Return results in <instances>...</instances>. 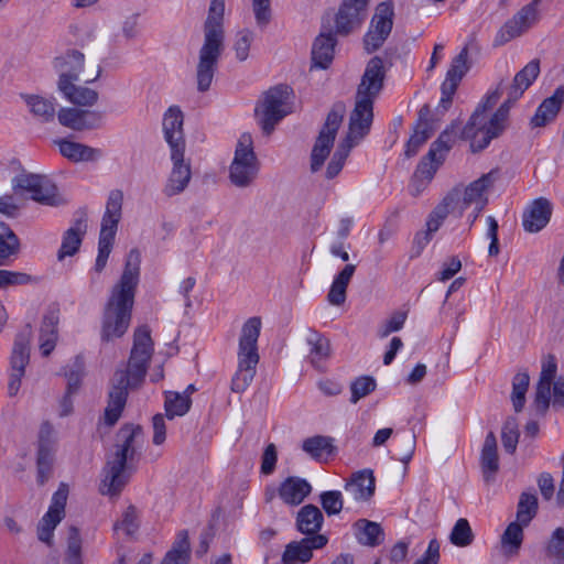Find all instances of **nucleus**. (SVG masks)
Listing matches in <instances>:
<instances>
[{
	"label": "nucleus",
	"instance_id": "a878e982",
	"mask_svg": "<svg viewBox=\"0 0 564 564\" xmlns=\"http://www.w3.org/2000/svg\"><path fill=\"white\" fill-rule=\"evenodd\" d=\"M433 132L434 126L431 120V109L429 105H424L419 111L417 122L414 127L413 134L406 143L404 155L406 158L414 156L420 148L431 138Z\"/></svg>",
	"mask_w": 564,
	"mask_h": 564
},
{
	"label": "nucleus",
	"instance_id": "0eeeda50",
	"mask_svg": "<svg viewBox=\"0 0 564 564\" xmlns=\"http://www.w3.org/2000/svg\"><path fill=\"white\" fill-rule=\"evenodd\" d=\"M134 297L111 291L105 305L100 338L102 341H111L122 337L131 322Z\"/></svg>",
	"mask_w": 564,
	"mask_h": 564
},
{
	"label": "nucleus",
	"instance_id": "473e14b6",
	"mask_svg": "<svg viewBox=\"0 0 564 564\" xmlns=\"http://www.w3.org/2000/svg\"><path fill=\"white\" fill-rule=\"evenodd\" d=\"M352 528L355 536L361 545L375 547L384 540V531L378 522L359 519L354 523Z\"/></svg>",
	"mask_w": 564,
	"mask_h": 564
},
{
	"label": "nucleus",
	"instance_id": "9d476101",
	"mask_svg": "<svg viewBox=\"0 0 564 564\" xmlns=\"http://www.w3.org/2000/svg\"><path fill=\"white\" fill-rule=\"evenodd\" d=\"M346 107L344 102H336L326 117V121L321 129L311 153V171H319L328 158L340 123L344 118Z\"/></svg>",
	"mask_w": 564,
	"mask_h": 564
},
{
	"label": "nucleus",
	"instance_id": "49530a36",
	"mask_svg": "<svg viewBox=\"0 0 564 564\" xmlns=\"http://www.w3.org/2000/svg\"><path fill=\"white\" fill-rule=\"evenodd\" d=\"M20 249V241L11 228L0 221V265L8 264L12 256H17Z\"/></svg>",
	"mask_w": 564,
	"mask_h": 564
},
{
	"label": "nucleus",
	"instance_id": "58836bf2",
	"mask_svg": "<svg viewBox=\"0 0 564 564\" xmlns=\"http://www.w3.org/2000/svg\"><path fill=\"white\" fill-rule=\"evenodd\" d=\"M58 314L54 311L44 315L40 329V349L47 357L55 348L57 341Z\"/></svg>",
	"mask_w": 564,
	"mask_h": 564
},
{
	"label": "nucleus",
	"instance_id": "052dcab7",
	"mask_svg": "<svg viewBox=\"0 0 564 564\" xmlns=\"http://www.w3.org/2000/svg\"><path fill=\"white\" fill-rule=\"evenodd\" d=\"M85 373V362L82 357H76L73 364L68 367V370L65 372V377L67 378V390L68 393H76L80 387L82 379Z\"/></svg>",
	"mask_w": 564,
	"mask_h": 564
},
{
	"label": "nucleus",
	"instance_id": "69168bd1",
	"mask_svg": "<svg viewBox=\"0 0 564 564\" xmlns=\"http://www.w3.org/2000/svg\"><path fill=\"white\" fill-rule=\"evenodd\" d=\"M254 34L250 30H242L238 32L237 40L234 44V50L236 52V57L238 61L243 62L249 56L250 45L253 41Z\"/></svg>",
	"mask_w": 564,
	"mask_h": 564
},
{
	"label": "nucleus",
	"instance_id": "338daca9",
	"mask_svg": "<svg viewBox=\"0 0 564 564\" xmlns=\"http://www.w3.org/2000/svg\"><path fill=\"white\" fill-rule=\"evenodd\" d=\"M406 319V313L404 312H395L391 315L389 319L381 324L378 329V336L380 338L388 337L391 333L400 330Z\"/></svg>",
	"mask_w": 564,
	"mask_h": 564
},
{
	"label": "nucleus",
	"instance_id": "09e8293b",
	"mask_svg": "<svg viewBox=\"0 0 564 564\" xmlns=\"http://www.w3.org/2000/svg\"><path fill=\"white\" fill-rule=\"evenodd\" d=\"M519 521L511 522L501 536V544L508 555L518 554L523 542V528Z\"/></svg>",
	"mask_w": 564,
	"mask_h": 564
},
{
	"label": "nucleus",
	"instance_id": "393cba45",
	"mask_svg": "<svg viewBox=\"0 0 564 564\" xmlns=\"http://www.w3.org/2000/svg\"><path fill=\"white\" fill-rule=\"evenodd\" d=\"M344 489L354 500L367 502L375 495L376 478L373 471L369 468L352 473L346 481Z\"/></svg>",
	"mask_w": 564,
	"mask_h": 564
},
{
	"label": "nucleus",
	"instance_id": "4be33fe9",
	"mask_svg": "<svg viewBox=\"0 0 564 564\" xmlns=\"http://www.w3.org/2000/svg\"><path fill=\"white\" fill-rule=\"evenodd\" d=\"M552 212L553 206L547 198H535L523 212V229L529 234H536L541 231L550 223Z\"/></svg>",
	"mask_w": 564,
	"mask_h": 564
},
{
	"label": "nucleus",
	"instance_id": "5701e85b",
	"mask_svg": "<svg viewBox=\"0 0 564 564\" xmlns=\"http://www.w3.org/2000/svg\"><path fill=\"white\" fill-rule=\"evenodd\" d=\"M58 122L75 131L96 129L102 120L101 112L78 108H62L57 112Z\"/></svg>",
	"mask_w": 564,
	"mask_h": 564
},
{
	"label": "nucleus",
	"instance_id": "8fccbe9b",
	"mask_svg": "<svg viewBox=\"0 0 564 564\" xmlns=\"http://www.w3.org/2000/svg\"><path fill=\"white\" fill-rule=\"evenodd\" d=\"M538 497L534 494L522 492L517 507V521L523 525H529L538 513Z\"/></svg>",
	"mask_w": 564,
	"mask_h": 564
},
{
	"label": "nucleus",
	"instance_id": "9b49d317",
	"mask_svg": "<svg viewBox=\"0 0 564 564\" xmlns=\"http://www.w3.org/2000/svg\"><path fill=\"white\" fill-rule=\"evenodd\" d=\"M13 187L31 193V198L42 205L59 206L65 204L56 185L43 175L20 174L14 177Z\"/></svg>",
	"mask_w": 564,
	"mask_h": 564
},
{
	"label": "nucleus",
	"instance_id": "6ab92c4d",
	"mask_svg": "<svg viewBox=\"0 0 564 564\" xmlns=\"http://www.w3.org/2000/svg\"><path fill=\"white\" fill-rule=\"evenodd\" d=\"M72 226L64 232L61 248L57 252L58 260L74 256L80 248L84 236L87 232V212L79 208L75 215Z\"/></svg>",
	"mask_w": 564,
	"mask_h": 564
},
{
	"label": "nucleus",
	"instance_id": "79ce46f5",
	"mask_svg": "<svg viewBox=\"0 0 564 564\" xmlns=\"http://www.w3.org/2000/svg\"><path fill=\"white\" fill-rule=\"evenodd\" d=\"M22 98L33 116H35L40 121L51 122L54 120L56 110L52 100L39 95H22Z\"/></svg>",
	"mask_w": 564,
	"mask_h": 564
},
{
	"label": "nucleus",
	"instance_id": "423d86ee",
	"mask_svg": "<svg viewBox=\"0 0 564 564\" xmlns=\"http://www.w3.org/2000/svg\"><path fill=\"white\" fill-rule=\"evenodd\" d=\"M261 330L260 317H250L241 328L238 349V369L231 380V390L243 392L256 376L259 362L258 338Z\"/></svg>",
	"mask_w": 564,
	"mask_h": 564
},
{
	"label": "nucleus",
	"instance_id": "603ef678",
	"mask_svg": "<svg viewBox=\"0 0 564 564\" xmlns=\"http://www.w3.org/2000/svg\"><path fill=\"white\" fill-rule=\"evenodd\" d=\"M529 383L530 377L528 372H519L513 377L511 401L516 412H521L524 408Z\"/></svg>",
	"mask_w": 564,
	"mask_h": 564
},
{
	"label": "nucleus",
	"instance_id": "37998d69",
	"mask_svg": "<svg viewBox=\"0 0 564 564\" xmlns=\"http://www.w3.org/2000/svg\"><path fill=\"white\" fill-rule=\"evenodd\" d=\"M469 68L470 65L468 63V47L464 46L462 51L452 59L443 84L457 88Z\"/></svg>",
	"mask_w": 564,
	"mask_h": 564
},
{
	"label": "nucleus",
	"instance_id": "bf43d9fd",
	"mask_svg": "<svg viewBox=\"0 0 564 564\" xmlns=\"http://www.w3.org/2000/svg\"><path fill=\"white\" fill-rule=\"evenodd\" d=\"M62 519V517L53 514V512H46L37 524L39 540L47 545H52L53 532Z\"/></svg>",
	"mask_w": 564,
	"mask_h": 564
},
{
	"label": "nucleus",
	"instance_id": "864d4df0",
	"mask_svg": "<svg viewBox=\"0 0 564 564\" xmlns=\"http://www.w3.org/2000/svg\"><path fill=\"white\" fill-rule=\"evenodd\" d=\"M454 195H447L443 198V200L431 212L429 215L426 227L430 232H435L438 230L443 221L449 214L451 206L454 203Z\"/></svg>",
	"mask_w": 564,
	"mask_h": 564
},
{
	"label": "nucleus",
	"instance_id": "bb28decb",
	"mask_svg": "<svg viewBox=\"0 0 564 564\" xmlns=\"http://www.w3.org/2000/svg\"><path fill=\"white\" fill-rule=\"evenodd\" d=\"M122 200L123 195L121 191L116 189L110 192L106 205V212L101 220L99 237L115 240L118 224L121 218Z\"/></svg>",
	"mask_w": 564,
	"mask_h": 564
},
{
	"label": "nucleus",
	"instance_id": "c85d7f7f",
	"mask_svg": "<svg viewBox=\"0 0 564 564\" xmlns=\"http://www.w3.org/2000/svg\"><path fill=\"white\" fill-rule=\"evenodd\" d=\"M140 262V252L137 249L130 250L120 281L112 288L111 291L134 297L135 288L139 282Z\"/></svg>",
	"mask_w": 564,
	"mask_h": 564
},
{
	"label": "nucleus",
	"instance_id": "3c124183",
	"mask_svg": "<svg viewBox=\"0 0 564 564\" xmlns=\"http://www.w3.org/2000/svg\"><path fill=\"white\" fill-rule=\"evenodd\" d=\"M192 400L188 395L170 392L165 399V411L169 419L185 415L191 409Z\"/></svg>",
	"mask_w": 564,
	"mask_h": 564
},
{
	"label": "nucleus",
	"instance_id": "20e7f679",
	"mask_svg": "<svg viewBox=\"0 0 564 564\" xmlns=\"http://www.w3.org/2000/svg\"><path fill=\"white\" fill-rule=\"evenodd\" d=\"M224 0L210 1L208 17L204 24V43L198 53L196 67L197 89L202 93L210 88L218 61L224 51Z\"/></svg>",
	"mask_w": 564,
	"mask_h": 564
},
{
	"label": "nucleus",
	"instance_id": "0e129e2a",
	"mask_svg": "<svg viewBox=\"0 0 564 564\" xmlns=\"http://www.w3.org/2000/svg\"><path fill=\"white\" fill-rule=\"evenodd\" d=\"M552 382L540 381L536 384L534 405L536 411L544 415L550 408Z\"/></svg>",
	"mask_w": 564,
	"mask_h": 564
},
{
	"label": "nucleus",
	"instance_id": "2eb2a0df",
	"mask_svg": "<svg viewBox=\"0 0 564 564\" xmlns=\"http://www.w3.org/2000/svg\"><path fill=\"white\" fill-rule=\"evenodd\" d=\"M32 330L26 326L24 330L19 333L14 339L13 348L10 357V380L8 383V392L10 397L18 393L21 387V379L24 376L25 367L30 360V340Z\"/></svg>",
	"mask_w": 564,
	"mask_h": 564
},
{
	"label": "nucleus",
	"instance_id": "e2e57ef3",
	"mask_svg": "<svg viewBox=\"0 0 564 564\" xmlns=\"http://www.w3.org/2000/svg\"><path fill=\"white\" fill-rule=\"evenodd\" d=\"M82 558V538L75 527H70L67 538V563L80 564Z\"/></svg>",
	"mask_w": 564,
	"mask_h": 564
},
{
	"label": "nucleus",
	"instance_id": "de8ad7c7",
	"mask_svg": "<svg viewBox=\"0 0 564 564\" xmlns=\"http://www.w3.org/2000/svg\"><path fill=\"white\" fill-rule=\"evenodd\" d=\"M63 95L72 102L78 106H94L98 100V93L94 89L68 84V88L59 89Z\"/></svg>",
	"mask_w": 564,
	"mask_h": 564
},
{
	"label": "nucleus",
	"instance_id": "aec40b11",
	"mask_svg": "<svg viewBox=\"0 0 564 564\" xmlns=\"http://www.w3.org/2000/svg\"><path fill=\"white\" fill-rule=\"evenodd\" d=\"M368 3L369 0H345L336 14V33L347 35L358 28L364 20Z\"/></svg>",
	"mask_w": 564,
	"mask_h": 564
},
{
	"label": "nucleus",
	"instance_id": "412c9836",
	"mask_svg": "<svg viewBox=\"0 0 564 564\" xmlns=\"http://www.w3.org/2000/svg\"><path fill=\"white\" fill-rule=\"evenodd\" d=\"M368 3L369 0H345L336 14V33L347 35L358 28L364 20Z\"/></svg>",
	"mask_w": 564,
	"mask_h": 564
},
{
	"label": "nucleus",
	"instance_id": "4d7b16f0",
	"mask_svg": "<svg viewBox=\"0 0 564 564\" xmlns=\"http://www.w3.org/2000/svg\"><path fill=\"white\" fill-rule=\"evenodd\" d=\"M376 387V380L371 376H361L356 378L350 384V402L356 404L360 399L373 392Z\"/></svg>",
	"mask_w": 564,
	"mask_h": 564
},
{
	"label": "nucleus",
	"instance_id": "4c0bfd02",
	"mask_svg": "<svg viewBox=\"0 0 564 564\" xmlns=\"http://www.w3.org/2000/svg\"><path fill=\"white\" fill-rule=\"evenodd\" d=\"M481 469L485 481H490L499 469V458L497 452V440L494 432L486 435L480 456Z\"/></svg>",
	"mask_w": 564,
	"mask_h": 564
},
{
	"label": "nucleus",
	"instance_id": "b1692460",
	"mask_svg": "<svg viewBox=\"0 0 564 564\" xmlns=\"http://www.w3.org/2000/svg\"><path fill=\"white\" fill-rule=\"evenodd\" d=\"M183 119V112L176 106L170 107L164 113L162 122L164 139L170 145L171 152L174 150L185 151Z\"/></svg>",
	"mask_w": 564,
	"mask_h": 564
},
{
	"label": "nucleus",
	"instance_id": "2f4dec72",
	"mask_svg": "<svg viewBox=\"0 0 564 564\" xmlns=\"http://www.w3.org/2000/svg\"><path fill=\"white\" fill-rule=\"evenodd\" d=\"M460 130L459 138L463 140H466L463 138L462 132L464 128L460 129V122L457 120H454L446 129L438 135V138L431 144V148L429 150V159L434 160L435 155L440 156L441 159L445 160L446 154L449 152V150L453 148L456 138H457V131ZM470 143L473 142L471 139ZM473 150V148L470 147Z\"/></svg>",
	"mask_w": 564,
	"mask_h": 564
},
{
	"label": "nucleus",
	"instance_id": "f257e3e1",
	"mask_svg": "<svg viewBox=\"0 0 564 564\" xmlns=\"http://www.w3.org/2000/svg\"><path fill=\"white\" fill-rule=\"evenodd\" d=\"M539 74L540 61H530L516 74L512 83L509 85L508 98L490 116L488 115V110H490L502 96L503 80H501L494 90L485 95L464 126L462 132L463 138L473 140L471 148L474 153L485 150L494 139L502 134L508 126L511 107L532 85Z\"/></svg>",
	"mask_w": 564,
	"mask_h": 564
},
{
	"label": "nucleus",
	"instance_id": "ddd939ff",
	"mask_svg": "<svg viewBox=\"0 0 564 564\" xmlns=\"http://www.w3.org/2000/svg\"><path fill=\"white\" fill-rule=\"evenodd\" d=\"M393 15L391 2H381L377 6L370 28L364 37L365 50L368 53H372L383 45L392 31Z\"/></svg>",
	"mask_w": 564,
	"mask_h": 564
},
{
	"label": "nucleus",
	"instance_id": "cd10ccee",
	"mask_svg": "<svg viewBox=\"0 0 564 564\" xmlns=\"http://www.w3.org/2000/svg\"><path fill=\"white\" fill-rule=\"evenodd\" d=\"M564 102V86H558L551 97L545 98L536 108L530 120L532 128L545 127L552 122L560 112Z\"/></svg>",
	"mask_w": 564,
	"mask_h": 564
},
{
	"label": "nucleus",
	"instance_id": "a18cd8bd",
	"mask_svg": "<svg viewBox=\"0 0 564 564\" xmlns=\"http://www.w3.org/2000/svg\"><path fill=\"white\" fill-rule=\"evenodd\" d=\"M310 348V358L314 367L319 368V362L328 358L330 354V344L327 338L316 330H310L306 337Z\"/></svg>",
	"mask_w": 564,
	"mask_h": 564
},
{
	"label": "nucleus",
	"instance_id": "c03bdc74",
	"mask_svg": "<svg viewBox=\"0 0 564 564\" xmlns=\"http://www.w3.org/2000/svg\"><path fill=\"white\" fill-rule=\"evenodd\" d=\"M444 160L440 156L435 155L434 160L429 159V152L421 159L420 163L416 166V170L413 174L412 182L413 184L420 188L421 186H425L430 183L436 171L443 164Z\"/></svg>",
	"mask_w": 564,
	"mask_h": 564
},
{
	"label": "nucleus",
	"instance_id": "774afa93",
	"mask_svg": "<svg viewBox=\"0 0 564 564\" xmlns=\"http://www.w3.org/2000/svg\"><path fill=\"white\" fill-rule=\"evenodd\" d=\"M31 280V275L24 272L0 269V289H7L11 285L28 284Z\"/></svg>",
	"mask_w": 564,
	"mask_h": 564
},
{
	"label": "nucleus",
	"instance_id": "4468645a",
	"mask_svg": "<svg viewBox=\"0 0 564 564\" xmlns=\"http://www.w3.org/2000/svg\"><path fill=\"white\" fill-rule=\"evenodd\" d=\"M56 452V437L55 430L50 422H43L39 431L37 438V456L36 467L37 476L36 481L43 486L53 474V463Z\"/></svg>",
	"mask_w": 564,
	"mask_h": 564
},
{
	"label": "nucleus",
	"instance_id": "6e6552de",
	"mask_svg": "<svg viewBox=\"0 0 564 564\" xmlns=\"http://www.w3.org/2000/svg\"><path fill=\"white\" fill-rule=\"evenodd\" d=\"M291 88L286 85H278L270 88L263 96L262 101L254 109L256 117L263 134L270 135L275 126L291 113L289 99Z\"/></svg>",
	"mask_w": 564,
	"mask_h": 564
},
{
	"label": "nucleus",
	"instance_id": "c756f323",
	"mask_svg": "<svg viewBox=\"0 0 564 564\" xmlns=\"http://www.w3.org/2000/svg\"><path fill=\"white\" fill-rule=\"evenodd\" d=\"M311 484L301 477L291 476L281 482L279 496L286 505L299 506L311 494Z\"/></svg>",
	"mask_w": 564,
	"mask_h": 564
},
{
	"label": "nucleus",
	"instance_id": "f03ea898",
	"mask_svg": "<svg viewBox=\"0 0 564 564\" xmlns=\"http://www.w3.org/2000/svg\"><path fill=\"white\" fill-rule=\"evenodd\" d=\"M386 68L380 56H373L367 63L357 88L355 108L349 117L347 135L337 145L327 169L326 178L336 177L345 164L351 149L370 131L373 120V101L383 88Z\"/></svg>",
	"mask_w": 564,
	"mask_h": 564
},
{
	"label": "nucleus",
	"instance_id": "f3484780",
	"mask_svg": "<svg viewBox=\"0 0 564 564\" xmlns=\"http://www.w3.org/2000/svg\"><path fill=\"white\" fill-rule=\"evenodd\" d=\"M184 152L180 150L171 152L173 167L163 187V194L166 197L183 193L192 178L191 164L185 162Z\"/></svg>",
	"mask_w": 564,
	"mask_h": 564
},
{
	"label": "nucleus",
	"instance_id": "c9c22d12",
	"mask_svg": "<svg viewBox=\"0 0 564 564\" xmlns=\"http://www.w3.org/2000/svg\"><path fill=\"white\" fill-rule=\"evenodd\" d=\"M494 177L492 172L484 174L478 180L471 182L464 192V204L466 206L476 204L478 206V213L485 208L488 203V198L485 196L486 191L492 185Z\"/></svg>",
	"mask_w": 564,
	"mask_h": 564
},
{
	"label": "nucleus",
	"instance_id": "1a4fd4ad",
	"mask_svg": "<svg viewBox=\"0 0 564 564\" xmlns=\"http://www.w3.org/2000/svg\"><path fill=\"white\" fill-rule=\"evenodd\" d=\"M259 172V163L253 151L250 133H243L238 140L235 158L229 167V178L237 187L252 184Z\"/></svg>",
	"mask_w": 564,
	"mask_h": 564
},
{
	"label": "nucleus",
	"instance_id": "7ed1b4c3",
	"mask_svg": "<svg viewBox=\"0 0 564 564\" xmlns=\"http://www.w3.org/2000/svg\"><path fill=\"white\" fill-rule=\"evenodd\" d=\"M153 355L151 330L140 326L133 334V346L124 369H117L109 382L108 403L105 409V422L115 425L126 406L130 390L139 389L147 376Z\"/></svg>",
	"mask_w": 564,
	"mask_h": 564
},
{
	"label": "nucleus",
	"instance_id": "a211bd4d",
	"mask_svg": "<svg viewBox=\"0 0 564 564\" xmlns=\"http://www.w3.org/2000/svg\"><path fill=\"white\" fill-rule=\"evenodd\" d=\"M85 56L77 50H69L57 56L53 61V67L58 73V89L68 88L72 84L79 79V74L84 68Z\"/></svg>",
	"mask_w": 564,
	"mask_h": 564
},
{
	"label": "nucleus",
	"instance_id": "f8f14e48",
	"mask_svg": "<svg viewBox=\"0 0 564 564\" xmlns=\"http://www.w3.org/2000/svg\"><path fill=\"white\" fill-rule=\"evenodd\" d=\"M541 1L542 0H532L530 3L522 7L511 19L507 20L497 32L494 45H505L509 41L521 36L538 23L540 19L539 6Z\"/></svg>",
	"mask_w": 564,
	"mask_h": 564
},
{
	"label": "nucleus",
	"instance_id": "680f3d73",
	"mask_svg": "<svg viewBox=\"0 0 564 564\" xmlns=\"http://www.w3.org/2000/svg\"><path fill=\"white\" fill-rule=\"evenodd\" d=\"M319 501L323 510L329 517L338 514L343 510V495L338 490H328L322 492L319 496Z\"/></svg>",
	"mask_w": 564,
	"mask_h": 564
},
{
	"label": "nucleus",
	"instance_id": "dca6fc26",
	"mask_svg": "<svg viewBox=\"0 0 564 564\" xmlns=\"http://www.w3.org/2000/svg\"><path fill=\"white\" fill-rule=\"evenodd\" d=\"M328 542L324 534L306 536L285 545L281 556L282 564H306L313 557V551L323 549Z\"/></svg>",
	"mask_w": 564,
	"mask_h": 564
},
{
	"label": "nucleus",
	"instance_id": "13d9d810",
	"mask_svg": "<svg viewBox=\"0 0 564 564\" xmlns=\"http://www.w3.org/2000/svg\"><path fill=\"white\" fill-rule=\"evenodd\" d=\"M546 555L556 560V564H564V528H556L546 544Z\"/></svg>",
	"mask_w": 564,
	"mask_h": 564
},
{
	"label": "nucleus",
	"instance_id": "72a5a7b5",
	"mask_svg": "<svg viewBox=\"0 0 564 564\" xmlns=\"http://www.w3.org/2000/svg\"><path fill=\"white\" fill-rule=\"evenodd\" d=\"M55 144L58 147L59 153L72 162H88L99 156V150L79 142L59 139L55 141Z\"/></svg>",
	"mask_w": 564,
	"mask_h": 564
},
{
	"label": "nucleus",
	"instance_id": "6e6d98bb",
	"mask_svg": "<svg viewBox=\"0 0 564 564\" xmlns=\"http://www.w3.org/2000/svg\"><path fill=\"white\" fill-rule=\"evenodd\" d=\"M449 540L454 545L459 547H465L473 543L474 533L467 519L460 518L456 521L451 532Z\"/></svg>",
	"mask_w": 564,
	"mask_h": 564
},
{
	"label": "nucleus",
	"instance_id": "39448f33",
	"mask_svg": "<svg viewBox=\"0 0 564 564\" xmlns=\"http://www.w3.org/2000/svg\"><path fill=\"white\" fill-rule=\"evenodd\" d=\"M142 436L140 425L124 424L117 433L116 453L107 462L102 479L101 494L115 496L121 492L129 481L131 473L128 471V462L133 460L138 438Z\"/></svg>",
	"mask_w": 564,
	"mask_h": 564
},
{
	"label": "nucleus",
	"instance_id": "7c9ffc66",
	"mask_svg": "<svg viewBox=\"0 0 564 564\" xmlns=\"http://www.w3.org/2000/svg\"><path fill=\"white\" fill-rule=\"evenodd\" d=\"M324 523L322 511L314 505L302 507L296 516V528L306 536L319 535L318 532Z\"/></svg>",
	"mask_w": 564,
	"mask_h": 564
},
{
	"label": "nucleus",
	"instance_id": "f704fd0d",
	"mask_svg": "<svg viewBox=\"0 0 564 564\" xmlns=\"http://www.w3.org/2000/svg\"><path fill=\"white\" fill-rule=\"evenodd\" d=\"M336 39L332 33H321L312 47V62L319 68H327L334 58Z\"/></svg>",
	"mask_w": 564,
	"mask_h": 564
},
{
	"label": "nucleus",
	"instance_id": "a19ab883",
	"mask_svg": "<svg viewBox=\"0 0 564 564\" xmlns=\"http://www.w3.org/2000/svg\"><path fill=\"white\" fill-rule=\"evenodd\" d=\"M191 558V547L188 532L182 530L177 533L172 549L165 554L162 564H188Z\"/></svg>",
	"mask_w": 564,
	"mask_h": 564
},
{
	"label": "nucleus",
	"instance_id": "5fc2aeb1",
	"mask_svg": "<svg viewBox=\"0 0 564 564\" xmlns=\"http://www.w3.org/2000/svg\"><path fill=\"white\" fill-rule=\"evenodd\" d=\"M520 432L518 422L514 417H508L501 430V442L507 453L513 454L517 449Z\"/></svg>",
	"mask_w": 564,
	"mask_h": 564
},
{
	"label": "nucleus",
	"instance_id": "ea45409f",
	"mask_svg": "<svg viewBox=\"0 0 564 564\" xmlns=\"http://www.w3.org/2000/svg\"><path fill=\"white\" fill-rule=\"evenodd\" d=\"M355 271V264H346L344 269L335 276L327 294V299L330 304L339 306L345 303L346 290Z\"/></svg>",
	"mask_w": 564,
	"mask_h": 564
},
{
	"label": "nucleus",
	"instance_id": "e433bc0d",
	"mask_svg": "<svg viewBox=\"0 0 564 564\" xmlns=\"http://www.w3.org/2000/svg\"><path fill=\"white\" fill-rule=\"evenodd\" d=\"M302 449L317 462H324L336 452L334 438L330 436L315 435L307 437L302 443Z\"/></svg>",
	"mask_w": 564,
	"mask_h": 564
}]
</instances>
